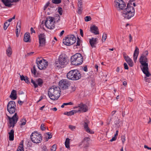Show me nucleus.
Instances as JSON below:
<instances>
[{"instance_id":"36","label":"nucleus","mask_w":151,"mask_h":151,"mask_svg":"<svg viewBox=\"0 0 151 151\" xmlns=\"http://www.w3.org/2000/svg\"><path fill=\"white\" fill-rule=\"evenodd\" d=\"M21 122H22L21 124H20L21 126L22 125H24L26 124V120L25 119H22L21 121Z\"/></svg>"},{"instance_id":"24","label":"nucleus","mask_w":151,"mask_h":151,"mask_svg":"<svg viewBox=\"0 0 151 151\" xmlns=\"http://www.w3.org/2000/svg\"><path fill=\"white\" fill-rule=\"evenodd\" d=\"M30 34L29 33H26L25 34L24 37V40L26 42H29V41Z\"/></svg>"},{"instance_id":"10","label":"nucleus","mask_w":151,"mask_h":151,"mask_svg":"<svg viewBox=\"0 0 151 151\" xmlns=\"http://www.w3.org/2000/svg\"><path fill=\"white\" fill-rule=\"evenodd\" d=\"M54 18L49 16L46 18L45 22V26L48 29H53L55 28Z\"/></svg>"},{"instance_id":"5","label":"nucleus","mask_w":151,"mask_h":151,"mask_svg":"<svg viewBox=\"0 0 151 151\" xmlns=\"http://www.w3.org/2000/svg\"><path fill=\"white\" fill-rule=\"evenodd\" d=\"M83 60L82 55L80 53H78L71 57L70 61L72 64L77 65L81 64L83 62Z\"/></svg>"},{"instance_id":"45","label":"nucleus","mask_w":151,"mask_h":151,"mask_svg":"<svg viewBox=\"0 0 151 151\" xmlns=\"http://www.w3.org/2000/svg\"><path fill=\"white\" fill-rule=\"evenodd\" d=\"M69 127L72 130H73L76 128V127L75 126L71 125H69Z\"/></svg>"},{"instance_id":"47","label":"nucleus","mask_w":151,"mask_h":151,"mask_svg":"<svg viewBox=\"0 0 151 151\" xmlns=\"http://www.w3.org/2000/svg\"><path fill=\"white\" fill-rule=\"evenodd\" d=\"M24 81H25V82L27 83H30L29 81V78L27 76H26V78Z\"/></svg>"},{"instance_id":"57","label":"nucleus","mask_w":151,"mask_h":151,"mask_svg":"<svg viewBox=\"0 0 151 151\" xmlns=\"http://www.w3.org/2000/svg\"><path fill=\"white\" fill-rule=\"evenodd\" d=\"M114 122L117 125V124H119V123L120 122L119 119H118V120L115 121Z\"/></svg>"},{"instance_id":"25","label":"nucleus","mask_w":151,"mask_h":151,"mask_svg":"<svg viewBox=\"0 0 151 151\" xmlns=\"http://www.w3.org/2000/svg\"><path fill=\"white\" fill-rule=\"evenodd\" d=\"M14 130L12 129L10 132L9 133V140L10 141H13L14 139Z\"/></svg>"},{"instance_id":"37","label":"nucleus","mask_w":151,"mask_h":151,"mask_svg":"<svg viewBox=\"0 0 151 151\" xmlns=\"http://www.w3.org/2000/svg\"><path fill=\"white\" fill-rule=\"evenodd\" d=\"M32 73L34 74L35 76L36 75V70L35 67V66H34L33 68V69L32 70Z\"/></svg>"},{"instance_id":"15","label":"nucleus","mask_w":151,"mask_h":151,"mask_svg":"<svg viewBox=\"0 0 151 151\" xmlns=\"http://www.w3.org/2000/svg\"><path fill=\"white\" fill-rule=\"evenodd\" d=\"M59 85L61 89H65L68 88L70 85L68 81L65 80L60 81L59 82Z\"/></svg>"},{"instance_id":"17","label":"nucleus","mask_w":151,"mask_h":151,"mask_svg":"<svg viewBox=\"0 0 151 151\" xmlns=\"http://www.w3.org/2000/svg\"><path fill=\"white\" fill-rule=\"evenodd\" d=\"M123 56L124 59L129 66L131 67H132L134 65V63L132 60L128 56L126 55V54H124Z\"/></svg>"},{"instance_id":"4","label":"nucleus","mask_w":151,"mask_h":151,"mask_svg":"<svg viewBox=\"0 0 151 151\" xmlns=\"http://www.w3.org/2000/svg\"><path fill=\"white\" fill-rule=\"evenodd\" d=\"M68 79L72 80H77L81 77V74L77 70H74L70 71L67 74Z\"/></svg>"},{"instance_id":"6","label":"nucleus","mask_w":151,"mask_h":151,"mask_svg":"<svg viewBox=\"0 0 151 151\" xmlns=\"http://www.w3.org/2000/svg\"><path fill=\"white\" fill-rule=\"evenodd\" d=\"M68 60L65 55H60L58 60L55 62V66L57 67L63 68L68 63Z\"/></svg>"},{"instance_id":"19","label":"nucleus","mask_w":151,"mask_h":151,"mask_svg":"<svg viewBox=\"0 0 151 151\" xmlns=\"http://www.w3.org/2000/svg\"><path fill=\"white\" fill-rule=\"evenodd\" d=\"M83 127L86 131L88 133L90 134H93L94 132L90 129L88 127V124L86 122H84Z\"/></svg>"},{"instance_id":"49","label":"nucleus","mask_w":151,"mask_h":151,"mask_svg":"<svg viewBox=\"0 0 151 151\" xmlns=\"http://www.w3.org/2000/svg\"><path fill=\"white\" fill-rule=\"evenodd\" d=\"M47 138L48 139H50L52 137V135H51L50 133L48 132L47 133Z\"/></svg>"},{"instance_id":"31","label":"nucleus","mask_w":151,"mask_h":151,"mask_svg":"<svg viewBox=\"0 0 151 151\" xmlns=\"http://www.w3.org/2000/svg\"><path fill=\"white\" fill-rule=\"evenodd\" d=\"M73 104L72 102H70L68 103H64L61 106V107L62 108H63L65 106H67L68 105H72Z\"/></svg>"},{"instance_id":"38","label":"nucleus","mask_w":151,"mask_h":151,"mask_svg":"<svg viewBox=\"0 0 151 151\" xmlns=\"http://www.w3.org/2000/svg\"><path fill=\"white\" fill-rule=\"evenodd\" d=\"M86 22L90 21L91 19V17L90 16H86L84 18Z\"/></svg>"},{"instance_id":"43","label":"nucleus","mask_w":151,"mask_h":151,"mask_svg":"<svg viewBox=\"0 0 151 151\" xmlns=\"http://www.w3.org/2000/svg\"><path fill=\"white\" fill-rule=\"evenodd\" d=\"M62 9L60 7H59L58 9V12L60 15L62 14Z\"/></svg>"},{"instance_id":"20","label":"nucleus","mask_w":151,"mask_h":151,"mask_svg":"<svg viewBox=\"0 0 151 151\" xmlns=\"http://www.w3.org/2000/svg\"><path fill=\"white\" fill-rule=\"evenodd\" d=\"M97 38H92L89 40V43L92 48L96 47L95 45L96 44Z\"/></svg>"},{"instance_id":"35","label":"nucleus","mask_w":151,"mask_h":151,"mask_svg":"<svg viewBox=\"0 0 151 151\" xmlns=\"http://www.w3.org/2000/svg\"><path fill=\"white\" fill-rule=\"evenodd\" d=\"M61 0H52V2L55 4H58L61 2Z\"/></svg>"},{"instance_id":"21","label":"nucleus","mask_w":151,"mask_h":151,"mask_svg":"<svg viewBox=\"0 0 151 151\" xmlns=\"http://www.w3.org/2000/svg\"><path fill=\"white\" fill-rule=\"evenodd\" d=\"M139 52V48L137 46H136L135 47V50L134 51L133 54L134 60V62L137 59Z\"/></svg>"},{"instance_id":"22","label":"nucleus","mask_w":151,"mask_h":151,"mask_svg":"<svg viewBox=\"0 0 151 151\" xmlns=\"http://www.w3.org/2000/svg\"><path fill=\"white\" fill-rule=\"evenodd\" d=\"M10 98L14 100L17 98L16 91L14 90H13L12 91L10 96Z\"/></svg>"},{"instance_id":"51","label":"nucleus","mask_w":151,"mask_h":151,"mask_svg":"<svg viewBox=\"0 0 151 151\" xmlns=\"http://www.w3.org/2000/svg\"><path fill=\"white\" fill-rule=\"evenodd\" d=\"M90 140V138L89 137H86L84 138L83 139V142H84L86 141V142H88Z\"/></svg>"},{"instance_id":"58","label":"nucleus","mask_w":151,"mask_h":151,"mask_svg":"<svg viewBox=\"0 0 151 151\" xmlns=\"http://www.w3.org/2000/svg\"><path fill=\"white\" fill-rule=\"evenodd\" d=\"M129 42H131L132 41V37L131 36V35L130 34H129Z\"/></svg>"},{"instance_id":"54","label":"nucleus","mask_w":151,"mask_h":151,"mask_svg":"<svg viewBox=\"0 0 151 151\" xmlns=\"http://www.w3.org/2000/svg\"><path fill=\"white\" fill-rule=\"evenodd\" d=\"M20 79L22 81H23V80L24 81L26 78V77H24L23 75H20Z\"/></svg>"},{"instance_id":"14","label":"nucleus","mask_w":151,"mask_h":151,"mask_svg":"<svg viewBox=\"0 0 151 151\" xmlns=\"http://www.w3.org/2000/svg\"><path fill=\"white\" fill-rule=\"evenodd\" d=\"M31 82L33 84L35 88L38 87V86L42 87L43 83V81L42 79L40 78L34 81L32 79H31Z\"/></svg>"},{"instance_id":"8","label":"nucleus","mask_w":151,"mask_h":151,"mask_svg":"<svg viewBox=\"0 0 151 151\" xmlns=\"http://www.w3.org/2000/svg\"><path fill=\"white\" fill-rule=\"evenodd\" d=\"M76 39L73 35H69L66 37L65 40H63V42L64 44L67 46H70L74 44L76 42Z\"/></svg>"},{"instance_id":"50","label":"nucleus","mask_w":151,"mask_h":151,"mask_svg":"<svg viewBox=\"0 0 151 151\" xmlns=\"http://www.w3.org/2000/svg\"><path fill=\"white\" fill-rule=\"evenodd\" d=\"M124 68L125 69H127V70L128 69H129L128 67V66L127 65V64L126 63H124Z\"/></svg>"},{"instance_id":"53","label":"nucleus","mask_w":151,"mask_h":151,"mask_svg":"<svg viewBox=\"0 0 151 151\" xmlns=\"http://www.w3.org/2000/svg\"><path fill=\"white\" fill-rule=\"evenodd\" d=\"M112 121V118H110L109 119H108L107 121V124L109 125L110 123Z\"/></svg>"},{"instance_id":"56","label":"nucleus","mask_w":151,"mask_h":151,"mask_svg":"<svg viewBox=\"0 0 151 151\" xmlns=\"http://www.w3.org/2000/svg\"><path fill=\"white\" fill-rule=\"evenodd\" d=\"M50 4V3L49 2H48L44 6V10H45L46 8L48 6L49 4Z\"/></svg>"},{"instance_id":"13","label":"nucleus","mask_w":151,"mask_h":151,"mask_svg":"<svg viewBox=\"0 0 151 151\" xmlns=\"http://www.w3.org/2000/svg\"><path fill=\"white\" fill-rule=\"evenodd\" d=\"M77 108H78V109L76 110L77 112H85L87 111L88 110V107L87 105L82 103L78 104V106H75L73 108L74 109Z\"/></svg>"},{"instance_id":"59","label":"nucleus","mask_w":151,"mask_h":151,"mask_svg":"<svg viewBox=\"0 0 151 151\" xmlns=\"http://www.w3.org/2000/svg\"><path fill=\"white\" fill-rule=\"evenodd\" d=\"M144 147L145 148H147L148 150H151V147H149L146 145H145Z\"/></svg>"},{"instance_id":"30","label":"nucleus","mask_w":151,"mask_h":151,"mask_svg":"<svg viewBox=\"0 0 151 151\" xmlns=\"http://www.w3.org/2000/svg\"><path fill=\"white\" fill-rule=\"evenodd\" d=\"M10 24V23L8 22L7 21H6L4 23V30H6L9 26Z\"/></svg>"},{"instance_id":"61","label":"nucleus","mask_w":151,"mask_h":151,"mask_svg":"<svg viewBox=\"0 0 151 151\" xmlns=\"http://www.w3.org/2000/svg\"><path fill=\"white\" fill-rule=\"evenodd\" d=\"M118 132H119L118 131L116 130V133H115V134L114 135V137H117V136H118Z\"/></svg>"},{"instance_id":"33","label":"nucleus","mask_w":151,"mask_h":151,"mask_svg":"<svg viewBox=\"0 0 151 151\" xmlns=\"http://www.w3.org/2000/svg\"><path fill=\"white\" fill-rule=\"evenodd\" d=\"M54 18V23L56 21L57 22L60 20V17L59 16V15H57L56 16H55V17Z\"/></svg>"},{"instance_id":"63","label":"nucleus","mask_w":151,"mask_h":151,"mask_svg":"<svg viewBox=\"0 0 151 151\" xmlns=\"http://www.w3.org/2000/svg\"><path fill=\"white\" fill-rule=\"evenodd\" d=\"M18 103L19 104L21 105L24 103V102L21 101H18Z\"/></svg>"},{"instance_id":"12","label":"nucleus","mask_w":151,"mask_h":151,"mask_svg":"<svg viewBox=\"0 0 151 151\" xmlns=\"http://www.w3.org/2000/svg\"><path fill=\"white\" fill-rule=\"evenodd\" d=\"M16 104L14 101H10L7 105V110L11 114H12L15 111Z\"/></svg>"},{"instance_id":"16","label":"nucleus","mask_w":151,"mask_h":151,"mask_svg":"<svg viewBox=\"0 0 151 151\" xmlns=\"http://www.w3.org/2000/svg\"><path fill=\"white\" fill-rule=\"evenodd\" d=\"M39 43L40 47H42L45 46L46 40L45 35L44 34H41L39 35Z\"/></svg>"},{"instance_id":"28","label":"nucleus","mask_w":151,"mask_h":151,"mask_svg":"<svg viewBox=\"0 0 151 151\" xmlns=\"http://www.w3.org/2000/svg\"><path fill=\"white\" fill-rule=\"evenodd\" d=\"M12 49L10 46L6 50V54L9 57L10 56L12 53Z\"/></svg>"},{"instance_id":"39","label":"nucleus","mask_w":151,"mask_h":151,"mask_svg":"<svg viewBox=\"0 0 151 151\" xmlns=\"http://www.w3.org/2000/svg\"><path fill=\"white\" fill-rule=\"evenodd\" d=\"M56 149V145H54L52 146L51 148L50 149V151H55Z\"/></svg>"},{"instance_id":"41","label":"nucleus","mask_w":151,"mask_h":151,"mask_svg":"<svg viewBox=\"0 0 151 151\" xmlns=\"http://www.w3.org/2000/svg\"><path fill=\"white\" fill-rule=\"evenodd\" d=\"M82 3V0H78V6H83Z\"/></svg>"},{"instance_id":"46","label":"nucleus","mask_w":151,"mask_h":151,"mask_svg":"<svg viewBox=\"0 0 151 151\" xmlns=\"http://www.w3.org/2000/svg\"><path fill=\"white\" fill-rule=\"evenodd\" d=\"M45 125L44 124H42L41 126V129L42 130H45L46 129V128L44 127Z\"/></svg>"},{"instance_id":"2","label":"nucleus","mask_w":151,"mask_h":151,"mask_svg":"<svg viewBox=\"0 0 151 151\" xmlns=\"http://www.w3.org/2000/svg\"><path fill=\"white\" fill-rule=\"evenodd\" d=\"M148 54V51L146 50L143 52L139 58V62L143 67L141 68L142 70L146 76L149 77L151 74L148 71V64L147 63L148 59L146 58Z\"/></svg>"},{"instance_id":"60","label":"nucleus","mask_w":151,"mask_h":151,"mask_svg":"<svg viewBox=\"0 0 151 151\" xmlns=\"http://www.w3.org/2000/svg\"><path fill=\"white\" fill-rule=\"evenodd\" d=\"M80 35H81V36L82 37H83V30L81 29H80Z\"/></svg>"},{"instance_id":"42","label":"nucleus","mask_w":151,"mask_h":151,"mask_svg":"<svg viewBox=\"0 0 151 151\" xmlns=\"http://www.w3.org/2000/svg\"><path fill=\"white\" fill-rule=\"evenodd\" d=\"M41 147L42 149V151H48V150L47 149L45 145H42Z\"/></svg>"},{"instance_id":"55","label":"nucleus","mask_w":151,"mask_h":151,"mask_svg":"<svg viewBox=\"0 0 151 151\" xmlns=\"http://www.w3.org/2000/svg\"><path fill=\"white\" fill-rule=\"evenodd\" d=\"M116 139V137H112V139L110 140V142H113L114 141H115Z\"/></svg>"},{"instance_id":"29","label":"nucleus","mask_w":151,"mask_h":151,"mask_svg":"<svg viewBox=\"0 0 151 151\" xmlns=\"http://www.w3.org/2000/svg\"><path fill=\"white\" fill-rule=\"evenodd\" d=\"M16 151H24L23 149V144H20Z\"/></svg>"},{"instance_id":"32","label":"nucleus","mask_w":151,"mask_h":151,"mask_svg":"<svg viewBox=\"0 0 151 151\" xmlns=\"http://www.w3.org/2000/svg\"><path fill=\"white\" fill-rule=\"evenodd\" d=\"M107 34L106 33H104L103 34L101 39L102 42H105L107 38Z\"/></svg>"},{"instance_id":"62","label":"nucleus","mask_w":151,"mask_h":151,"mask_svg":"<svg viewBox=\"0 0 151 151\" xmlns=\"http://www.w3.org/2000/svg\"><path fill=\"white\" fill-rule=\"evenodd\" d=\"M30 31H31V33H35V31L34 30V29H33V28L32 27L30 29Z\"/></svg>"},{"instance_id":"18","label":"nucleus","mask_w":151,"mask_h":151,"mask_svg":"<svg viewBox=\"0 0 151 151\" xmlns=\"http://www.w3.org/2000/svg\"><path fill=\"white\" fill-rule=\"evenodd\" d=\"M91 32L95 35H98L99 34V29L95 25H93L90 27Z\"/></svg>"},{"instance_id":"48","label":"nucleus","mask_w":151,"mask_h":151,"mask_svg":"<svg viewBox=\"0 0 151 151\" xmlns=\"http://www.w3.org/2000/svg\"><path fill=\"white\" fill-rule=\"evenodd\" d=\"M122 140L123 144H124L126 140L125 137L124 136H123L122 137Z\"/></svg>"},{"instance_id":"3","label":"nucleus","mask_w":151,"mask_h":151,"mask_svg":"<svg viewBox=\"0 0 151 151\" xmlns=\"http://www.w3.org/2000/svg\"><path fill=\"white\" fill-rule=\"evenodd\" d=\"M60 92L59 87L53 86L49 89L48 94L51 99L55 100L58 99L60 96Z\"/></svg>"},{"instance_id":"40","label":"nucleus","mask_w":151,"mask_h":151,"mask_svg":"<svg viewBox=\"0 0 151 151\" xmlns=\"http://www.w3.org/2000/svg\"><path fill=\"white\" fill-rule=\"evenodd\" d=\"M81 41L80 39L78 37L77 41L76 46H79L80 45Z\"/></svg>"},{"instance_id":"11","label":"nucleus","mask_w":151,"mask_h":151,"mask_svg":"<svg viewBox=\"0 0 151 151\" xmlns=\"http://www.w3.org/2000/svg\"><path fill=\"white\" fill-rule=\"evenodd\" d=\"M8 119L9 120V128L12 127H13L15 125V124L17 122L18 117L17 116V113H15L14 115L12 117H10L9 116H7Z\"/></svg>"},{"instance_id":"44","label":"nucleus","mask_w":151,"mask_h":151,"mask_svg":"<svg viewBox=\"0 0 151 151\" xmlns=\"http://www.w3.org/2000/svg\"><path fill=\"white\" fill-rule=\"evenodd\" d=\"M70 88L72 91H75L76 88V87L74 85H72L70 86Z\"/></svg>"},{"instance_id":"7","label":"nucleus","mask_w":151,"mask_h":151,"mask_svg":"<svg viewBox=\"0 0 151 151\" xmlns=\"http://www.w3.org/2000/svg\"><path fill=\"white\" fill-rule=\"evenodd\" d=\"M36 63L39 69L44 70L48 65L47 61L42 58H37L36 60Z\"/></svg>"},{"instance_id":"9","label":"nucleus","mask_w":151,"mask_h":151,"mask_svg":"<svg viewBox=\"0 0 151 151\" xmlns=\"http://www.w3.org/2000/svg\"><path fill=\"white\" fill-rule=\"evenodd\" d=\"M30 138L32 141L35 143H40L42 140L41 135L39 134L37 132L32 133L31 135Z\"/></svg>"},{"instance_id":"1","label":"nucleus","mask_w":151,"mask_h":151,"mask_svg":"<svg viewBox=\"0 0 151 151\" xmlns=\"http://www.w3.org/2000/svg\"><path fill=\"white\" fill-rule=\"evenodd\" d=\"M114 3L116 7L123 10L122 15L125 19H129L134 16L135 10L134 8L131 5H132L131 2H129L126 8H125L126 4L122 0H115Z\"/></svg>"},{"instance_id":"34","label":"nucleus","mask_w":151,"mask_h":151,"mask_svg":"<svg viewBox=\"0 0 151 151\" xmlns=\"http://www.w3.org/2000/svg\"><path fill=\"white\" fill-rule=\"evenodd\" d=\"M83 10V6H78V14H81Z\"/></svg>"},{"instance_id":"23","label":"nucleus","mask_w":151,"mask_h":151,"mask_svg":"<svg viewBox=\"0 0 151 151\" xmlns=\"http://www.w3.org/2000/svg\"><path fill=\"white\" fill-rule=\"evenodd\" d=\"M1 1L6 6L10 7L12 5L11 4L12 2L11 0H1Z\"/></svg>"},{"instance_id":"27","label":"nucleus","mask_w":151,"mask_h":151,"mask_svg":"<svg viewBox=\"0 0 151 151\" xmlns=\"http://www.w3.org/2000/svg\"><path fill=\"white\" fill-rule=\"evenodd\" d=\"M70 139L68 138H66L65 141V145L66 147L68 148H70L69 143H70Z\"/></svg>"},{"instance_id":"64","label":"nucleus","mask_w":151,"mask_h":151,"mask_svg":"<svg viewBox=\"0 0 151 151\" xmlns=\"http://www.w3.org/2000/svg\"><path fill=\"white\" fill-rule=\"evenodd\" d=\"M64 32V30H62L60 33V36H61L63 35V33Z\"/></svg>"},{"instance_id":"52","label":"nucleus","mask_w":151,"mask_h":151,"mask_svg":"<svg viewBox=\"0 0 151 151\" xmlns=\"http://www.w3.org/2000/svg\"><path fill=\"white\" fill-rule=\"evenodd\" d=\"M16 27H18V28L19 29L21 27V22L20 21L18 22Z\"/></svg>"},{"instance_id":"26","label":"nucleus","mask_w":151,"mask_h":151,"mask_svg":"<svg viewBox=\"0 0 151 151\" xmlns=\"http://www.w3.org/2000/svg\"><path fill=\"white\" fill-rule=\"evenodd\" d=\"M77 112V111L76 110H73L69 112H67L65 113L64 114L67 115L68 116H71Z\"/></svg>"}]
</instances>
